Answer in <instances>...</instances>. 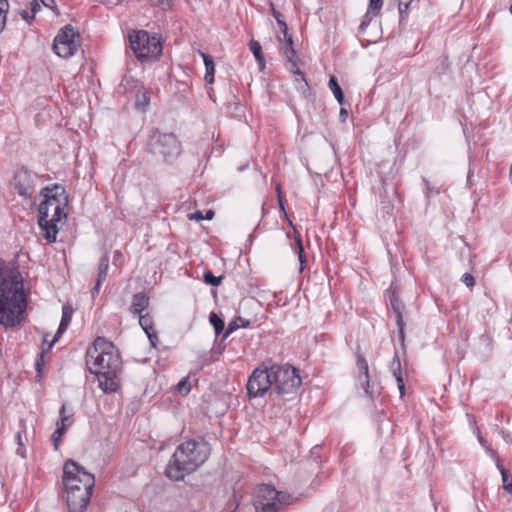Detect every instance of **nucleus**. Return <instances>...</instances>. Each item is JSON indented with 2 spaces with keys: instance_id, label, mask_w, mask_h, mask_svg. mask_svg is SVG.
<instances>
[{
  "instance_id": "obj_1",
  "label": "nucleus",
  "mask_w": 512,
  "mask_h": 512,
  "mask_svg": "<svg viewBox=\"0 0 512 512\" xmlns=\"http://www.w3.org/2000/svg\"><path fill=\"white\" fill-rule=\"evenodd\" d=\"M86 364L89 371L97 376L99 387L105 393L117 391L122 361L112 342L104 337H97L87 349Z\"/></svg>"
},
{
  "instance_id": "obj_2",
  "label": "nucleus",
  "mask_w": 512,
  "mask_h": 512,
  "mask_svg": "<svg viewBox=\"0 0 512 512\" xmlns=\"http://www.w3.org/2000/svg\"><path fill=\"white\" fill-rule=\"evenodd\" d=\"M26 309V294L19 270L0 262V324L14 327L22 321Z\"/></svg>"
},
{
  "instance_id": "obj_3",
  "label": "nucleus",
  "mask_w": 512,
  "mask_h": 512,
  "mask_svg": "<svg viewBox=\"0 0 512 512\" xmlns=\"http://www.w3.org/2000/svg\"><path fill=\"white\" fill-rule=\"evenodd\" d=\"M41 193L45 199L39 205L38 224L43 231V237L49 242H54L59 227L67 218L65 209L68 205V196L65 189L58 185L52 188L46 187Z\"/></svg>"
},
{
  "instance_id": "obj_4",
  "label": "nucleus",
  "mask_w": 512,
  "mask_h": 512,
  "mask_svg": "<svg viewBox=\"0 0 512 512\" xmlns=\"http://www.w3.org/2000/svg\"><path fill=\"white\" fill-rule=\"evenodd\" d=\"M210 452L209 443L202 437L180 444L166 467L167 477L175 481L182 480L185 474H190L203 465Z\"/></svg>"
},
{
  "instance_id": "obj_5",
  "label": "nucleus",
  "mask_w": 512,
  "mask_h": 512,
  "mask_svg": "<svg viewBox=\"0 0 512 512\" xmlns=\"http://www.w3.org/2000/svg\"><path fill=\"white\" fill-rule=\"evenodd\" d=\"M95 478L73 460L65 462L63 467V485L70 512H81L88 504Z\"/></svg>"
},
{
  "instance_id": "obj_6",
  "label": "nucleus",
  "mask_w": 512,
  "mask_h": 512,
  "mask_svg": "<svg viewBox=\"0 0 512 512\" xmlns=\"http://www.w3.org/2000/svg\"><path fill=\"white\" fill-rule=\"evenodd\" d=\"M148 151L161 156L165 162H172L181 154V144L172 133H161L158 129L151 131L147 143Z\"/></svg>"
},
{
  "instance_id": "obj_7",
  "label": "nucleus",
  "mask_w": 512,
  "mask_h": 512,
  "mask_svg": "<svg viewBox=\"0 0 512 512\" xmlns=\"http://www.w3.org/2000/svg\"><path fill=\"white\" fill-rule=\"evenodd\" d=\"M292 503V496L284 491H277L275 487L262 484L257 488L255 496V509L257 512H279L280 508Z\"/></svg>"
},
{
  "instance_id": "obj_8",
  "label": "nucleus",
  "mask_w": 512,
  "mask_h": 512,
  "mask_svg": "<svg viewBox=\"0 0 512 512\" xmlns=\"http://www.w3.org/2000/svg\"><path fill=\"white\" fill-rule=\"evenodd\" d=\"M273 391L277 394H291L301 385L298 370L290 365H271Z\"/></svg>"
},
{
  "instance_id": "obj_9",
  "label": "nucleus",
  "mask_w": 512,
  "mask_h": 512,
  "mask_svg": "<svg viewBox=\"0 0 512 512\" xmlns=\"http://www.w3.org/2000/svg\"><path fill=\"white\" fill-rule=\"evenodd\" d=\"M130 45L139 59L158 57L162 53V44L156 35H150L147 31L141 30L130 34Z\"/></svg>"
},
{
  "instance_id": "obj_10",
  "label": "nucleus",
  "mask_w": 512,
  "mask_h": 512,
  "mask_svg": "<svg viewBox=\"0 0 512 512\" xmlns=\"http://www.w3.org/2000/svg\"><path fill=\"white\" fill-rule=\"evenodd\" d=\"M246 387L250 398L263 397L273 390L271 366L261 365L257 367L250 375Z\"/></svg>"
},
{
  "instance_id": "obj_11",
  "label": "nucleus",
  "mask_w": 512,
  "mask_h": 512,
  "mask_svg": "<svg viewBox=\"0 0 512 512\" xmlns=\"http://www.w3.org/2000/svg\"><path fill=\"white\" fill-rule=\"evenodd\" d=\"M76 38L79 35L71 25H66L60 29L56 35L53 43V50L62 58H69L73 56L78 49V42Z\"/></svg>"
},
{
  "instance_id": "obj_12",
  "label": "nucleus",
  "mask_w": 512,
  "mask_h": 512,
  "mask_svg": "<svg viewBox=\"0 0 512 512\" xmlns=\"http://www.w3.org/2000/svg\"><path fill=\"white\" fill-rule=\"evenodd\" d=\"M286 43L283 46V54L287 58L289 62L288 69L295 74L297 77L295 78V82H299L300 86L299 89H304L308 87L307 81L303 75V73L297 68V64L294 61V58L296 56V51L293 48V41L291 36L287 34Z\"/></svg>"
},
{
  "instance_id": "obj_13",
  "label": "nucleus",
  "mask_w": 512,
  "mask_h": 512,
  "mask_svg": "<svg viewBox=\"0 0 512 512\" xmlns=\"http://www.w3.org/2000/svg\"><path fill=\"white\" fill-rule=\"evenodd\" d=\"M35 175L25 169H21L15 174V188L21 196L31 198L35 188Z\"/></svg>"
},
{
  "instance_id": "obj_14",
  "label": "nucleus",
  "mask_w": 512,
  "mask_h": 512,
  "mask_svg": "<svg viewBox=\"0 0 512 512\" xmlns=\"http://www.w3.org/2000/svg\"><path fill=\"white\" fill-rule=\"evenodd\" d=\"M72 318V309L68 305H64L62 308V318L60 325L58 327V330L52 339V341L48 344L47 350L51 349L52 346L58 341V339L61 337V335L67 330L68 326L70 325Z\"/></svg>"
},
{
  "instance_id": "obj_15",
  "label": "nucleus",
  "mask_w": 512,
  "mask_h": 512,
  "mask_svg": "<svg viewBox=\"0 0 512 512\" xmlns=\"http://www.w3.org/2000/svg\"><path fill=\"white\" fill-rule=\"evenodd\" d=\"M139 324L146 333L152 347H156L158 336L153 328V320L149 314L139 315Z\"/></svg>"
},
{
  "instance_id": "obj_16",
  "label": "nucleus",
  "mask_w": 512,
  "mask_h": 512,
  "mask_svg": "<svg viewBox=\"0 0 512 512\" xmlns=\"http://www.w3.org/2000/svg\"><path fill=\"white\" fill-rule=\"evenodd\" d=\"M109 268V257L104 254L99 262L98 275L94 288L92 289V296L99 293L102 282L106 279Z\"/></svg>"
},
{
  "instance_id": "obj_17",
  "label": "nucleus",
  "mask_w": 512,
  "mask_h": 512,
  "mask_svg": "<svg viewBox=\"0 0 512 512\" xmlns=\"http://www.w3.org/2000/svg\"><path fill=\"white\" fill-rule=\"evenodd\" d=\"M149 305V298L144 293H137L133 296L130 312L141 315Z\"/></svg>"
},
{
  "instance_id": "obj_18",
  "label": "nucleus",
  "mask_w": 512,
  "mask_h": 512,
  "mask_svg": "<svg viewBox=\"0 0 512 512\" xmlns=\"http://www.w3.org/2000/svg\"><path fill=\"white\" fill-rule=\"evenodd\" d=\"M391 307L396 316V324L399 328L400 338L404 339V321L402 315V304L400 301L393 295L390 300Z\"/></svg>"
},
{
  "instance_id": "obj_19",
  "label": "nucleus",
  "mask_w": 512,
  "mask_h": 512,
  "mask_svg": "<svg viewBox=\"0 0 512 512\" xmlns=\"http://www.w3.org/2000/svg\"><path fill=\"white\" fill-rule=\"evenodd\" d=\"M199 54L203 58V61L205 64V69H206L204 80L206 81V83L212 84L214 82V74H215L214 59L212 56H210L204 52H199Z\"/></svg>"
},
{
  "instance_id": "obj_20",
  "label": "nucleus",
  "mask_w": 512,
  "mask_h": 512,
  "mask_svg": "<svg viewBox=\"0 0 512 512\" xmlns=\"http://www.w3.org/2000/svg\"><path fill=\"white\" fill-rule=\"evenodd\" d=\"M249 48H250L252 54L254 55L258 65H259L260 70H263L265 67V59H264V55L262 53L261 44L256 40H251L249 42Z\"/></svg>"
},
{
  "instance_id": "obj_21",
  "label": "nucleus",
  "mask_w": 512,
  "mask_h": 512,
  "mask_svg": "<svg viewBox=\"0 0 512 512\" xmlns=\"http://www.w3.org/2000/svg\"><path fill=\"white\" fill-rule=\"evenodd\" d=\"M60 419L57 422L58 428H63L64 431L68 429L69 426L73 423V414L67 413L66 411V405L63 404L60 411H59Z\"/></svg>"
},
{
  "instance_id": "obj_22",
  "label": "nucleus",
  "mask_w": 512,
  "mask_h": 512,
  "mask_svg": "<svg viewBox=\"0 0 512 512\" xmlns=\"http://www.w3.org/2000/svg\"><path fill=\"white\" fill-rule=\"evenodd\" d=\"M250 325V321L242 317H236L233 321L228 324V327L224 333V338L228 337L232 332L239 328H246Z\"/></svg>"
},
{
  "instance_id": "obj_23",
  "label": "nucleus",
  "mask_w": 512,
  "mask_h": 512,
  "mask_svg": "<svg viewBox=\"0 0 512 512\" xmlns=\"http://www.w3.org/2000/svg\"><path fill=\"white\" fill-rule=\"evenodd\" d=\"M328 86H329L330 90L332 91L334 97L338 101V103L343 104L344 94H343V91H342L340 85L337 82V79L334 76H332L329 79Z\"/></svg>"
},
{
  "instance_id": "obj_24",
  "label": "nucleus",
  "mask_w": 512,
  "mask_h": 512,
  "mask_svg": "<svg viewBox=\"0 0 512 512\" xmlns=\"http://www.w3.org/2000/svg\"><path fill=\"white\" fill-rule=\"evenodd\" d=\"M497 467L500 470L503 482V488L512 494V476L508 473V471L499 463H497Z\"/></svg>"
},
{
  "instance_id": "obj_25",
  "label": "nucleus",
  "mask_w": 512,
  "mask_h": 512,
  "mask_svg": "<svg viewBox=\"0 0 512 512\" xmlns=\"http://www.w3.org/2000/svg\"><path fill=\"white\" fill-rule=\"evenodd\" d=\"M209 322L213 326L216 335L223 331L224 321L215 312L210 313Z\"/></svg>"
},
{
  "instance_id": "obj_26",
  "label": "nucleus",
  "mask_w": 512,
  "mask_h": 512,
  "mask_svg": "<svg viewBox=\"0 0 512 512\" xmlns=\"http://www.w3.org/2000/svg\"><path fill=\"white\" fill-rule=\"evenodd\" d=\"M394 365H397V367L394 368V376L397 381L400 394H401V396H403L405 386H404V381H403L401 371H400V361L397 357H396V360L393 361V366Z\"/></svg>"
},
{
  "instance_id": "obj_27",
  "label": "nucleus",
  "mask_w": 512,
  "mask_h": 512,
  "mask_svg": "<svg viewBox=\"0 0 512 512\" xmlns=\"http://www.w3.org/2000/svg\"><path fill=\"white\" fill-rule=\"evenodd\" d=\"M9 10L8 0H0V33L3 31L6 23V17Z\"/></svg>"
},
{
  "instance_id": "obj_28",
  "label": "nucleus",
  "mask_w": 512,
  "mask_h": 512,
  "mask_svg": "<svg viewBox=\"0 0 512 512\" xmlns=\"http://www.w3.org/2000/svg\"><path fill=\"white\" fill-rule=\"evenodd\" d=\"M271 11H272V15L273 17L275 18L277 24L279 25L280 29L282 30L283 34H284V37L287 36V32H288V27H287V24L285 23L284 19H283V15L278 12L273 5H271Z\"/></svg>"
},
{
  "instance_id": "obj_29",
  "label": "nucleus",
  "mask_w": 512,
  "mask_h": 512,
  "mask_svg": "<svg viewBox=\"0 0 512 512\" xmlns=\"http://www.w3.org/2000/svg\"><path fill=\"white\" fill-rule=\"evenodd\" d=\"M358 366H359V369H360V372H361V375H363L364 377V380H365V383L367 385V387L369 386V367H368V363L366 361V359L362 356H359L358 357Z\"/></svg>"
},
{
  "instance_id": "obj_30",
  "label": "nucleus",
  "mask_w": 512,
  "mask_h": 512,
  "mask_svg": "<svg viewBox=\"0 0 512 512\" xmlns=\"http://www.w3.org/2000/svg\"><path fill=\"white\" fill-rule=\"evenodd\" d=\"M135 105L137 108L145 109L149 105V97L146 93H138Z\"/></svg>"
},
{
  "instance_id": "obj_31",
  "label": "nucleus",
  "mask_w": 512,
  "mask_h": 512,
  "mask_svg": "<svg viewBox=\"0 0 512 512\" xmlns=\"http://www.w3.org/2000/svg\"><path fill=\"white\" fill-rule=\"evenodd\" d=\"M222 277H216L213 275L211 271H207L204 273V281L205 283L212 286H219L221 283Z\"/></svg>"
},
{
  "instance_id": "obj_32",
  "label": "nucleus",
  "mask_w": 512,
  "mask_h": 512,
  "mask_svg": "<svg viewBox=\"0 0 512 512\" xmlns=\"http://www.w3.org/2000/svg\"><path fill=\"white\" fill-rule=\"evenodd\" d=\"M413 0H398V10L401 19H404Z\"/></svg>"
},
{
  "instance_id": "obj_33",
  "label": "nucleus",
  "mask_w": 512,
  "mask_h": 512,
  "mask_svg": "<svg viewBox=\"0 0 512 512\" xmlns=\"http://www.w3.org/2000/svg\"><path fill=\"white\" fill-rule=\"evenodd\" d=\"M176 390L183 394V395H186L189 393L190 391V384L188 382V379L187 378H184L182 379L176 386Z\"/></svg>"
},
{
  "instance_id": "obj_34",
  "label": "nucleus",
  "mask_w": 512,
  "mask_h": 512,
  "mask_svg": "<svg viewBox=\"0 0 512 512\" xmlns=\"http://www.w3.org/2000/svg\"><path fill=\"white\" fill-rule=\"evenodd\" d=\"M297 254L300 261V271H303L304 269V263L306 262L305 256H304V249L302 246V242L300 239L297 240Z\"/></svg>"
},
{
  "instance_id": "obj_35",
  "label": "nucleus",
  "mask_w": 512,
  "mask_h": 512,
  "mask_svg": "<svg viewBox=\"0 0 512 512\" xmlns=\"http://www.w3.org/2000/svg\"><path fill=\"white\" fill-rule=\"evenodd\" d=\"M66 431L63 430V428H56V430L53 432L52 434V441H53V444H54V448L57 450L58 449V446H59V443L61 441V437L62 435L65 433Z\"/></svg>"
},
{
  "instance_id": "obj_36",
  "label": "nucleus",
  "mask_w": 512,
  "mask_h": 512,
  "mask_svg": "<svg viewBox=\"0 0 512 512\" xmlns=\"http://www.w3.org/2000/svg\"><path fill=\"white\" fill-rule=\"evenodd\" d=\"M383 0H370L368 10L373 12V15H377L382 8Z\"/></svg>"
},
{
  "instance_id": "obj_37",
  "label": "nucleus",
  "mask_w": 512,
  "mask_h": 512,
  "mask_svg": "<svg viewBox=\"0 0 512 512\" xmlns=\"http://www.w3.org/2000/svg\"><path fill=\"white\" fill-rule=\"evenodd\" d=\"M152 5L159 6L163 10L171 8L173 0H150Z\"/></svg>"
},
{
  "instance_id": "obj_38",
  "label": "nucleus",
  "mask_w": 512,
  "mask_h": 512,
  "mask_svg": "<svg viewBox=\"0 0 512 512\" xmlns=\"http://www.w3.org/2000/svg\"><path fill=\"white\" fill-rule=\"evenodd\" d=\"M375 15H373V12L371 11H367V13L365 14L364 16V19L362 21V23L360 24V30L361 31H364L365 28L368 26V24L370 23V21L372 20V18L374 17Z\"/></svg>"
},
{
  "instance_id": "obj_39",
  "label": "nucleus",
  "mask_w": 512,
  "mask_h": 512,
  "mask_svg": "<svg viewBox=\"0 0 512 512\" xmlns=\"http://www.w3.org/2000/svg\"><path fill=\"white\" fill-rule=\"evenodd\" d=\"M461 280L469 288L473 287L475 284L474 277L470 273L463 274Z\"/></svg>"
},
{
  "instance_id": "obj_40",
  "label": "nucleus",
  "mask_w": 512,
  "mask_h": 512,
  "mask_svg": "<svg viewBox=\"0 0 512 512\" xmlns=\"http://www.w3.org/2000/svg\"><path fill=\"white\" fill-rule=\"evenodd\" d=\"M25 1H26V4L31 9V14H33L35 16V14L40 10V4L38 3L37 0H25Z\"/></svg>"
},
{
  "instance_id": "obj_41",
  "label": "nucleus",
  "mask_w": 512,
  "mask_h": 512,
  "mask_svg": "<svg viewBox=\"0 0 512 512\" xmlns=\"http://www.w3.org/2000/svg\"><path fill=\"white\" fill-rule=\"evenodd\" d=\"M40 1L43 6L52 9L57 15L59 14L55 0H40Z\"/></svg>"
},
{
  "instance_id": "obj_42",
  "label": "nucleus",
  "mask_w": 512,
  "mask_h": 512,
  "mask_svg": "<svg viewBox=\"0 0 512 512\" xmlns=\"http://www.w3.org/2000/svg\"><path fill=\"white\" fill-rule=\"evenodd\" d=\"M20 15H21V17H22L25 21H27L28 23H31V22H32V20L34 19V15H33V14H31V13H29V12H28V11H26V10H21V11H20Z\"/></svg>"
},
{
  "instance_id": "obj_43",
  "label": "nucleus",
  "mask_w": 512,
  "mask_h": 512,
  "mask_svg": "<svg viewBox=\"0 0 512 512\" xmlns=\"http://www.w3.org/2000/svg\"><path fill=\"white\" fill-rule=\"evenodd\" d=\"M189 219L190 220H197V221H199V220L204 219V217H203L201 212H195V213H191L189 215Z\"/></svg>"
},
{
  "instance_id": "obj_44",
  "label": "nucleus",
  "mask_w": 512,
  "mask_h": 512,
  "mask_svg": "<svg viewBox=\"0 0 512 512\" xmlns=\"http://www.w3.org/2000/svg\"><path fill=\"white\" fill-rule=\"evenodd\" d=\"M340 117L345 119L347 117V111L345 108H341L340 110Z\"/></svg>"
},
{
  "instance_id": "obj_45",
  "label": "nucleus",
  "mask_w": 512,
  "mask_h": 512,
  "mask_svg": "<svg viewBox=\"0 0 512 512\" xmlns=\"http://www.w3.org/2000/svg\"><path fill=\"white\" fill-rule=\"evenodd\" d=\"M213 216H214V212L210 210V211H208L206 213V217L205 218L210 220V219H212Z\"/></svg>"
},
{
  "instance_id": "obj_46",
  "label": "nucleus",
  "mask_w": 512,
  "mask_h": 512,
  "mask_svg": "<svg viewBox=\"0 0 512 512\" xmlns=\"http://www.w3.org/2000/svg\"><path fill=\"white\" fill-rule=\"evenodd\" d=\"M509 178H510V181L512 182V170H510Z\"/></svg>"
},
{
  "instance_id": "obj_47",
  "label": "nucleus",
  "mask_w": 512,
  "mask_h": 512,
  "mask_svg": "<svg viewBox=\"0 0 512 512\" xmlns=\"http://www.w3.org/2000/svg\"><path fill=\"white\" fill-rule=\"evenodd\" d=\"M46 349L44 348L41 353V357H43V354L45 353Z\"/></svg>"
},
{
  "instance_id": "obj_48",
  "label": "nucleus",
  "mask_w": 512,
  "mask_h": 512,
  "mask_svg": "<svg viewBox=\"0 0 512 512\" xmlns=\"http://www.w3.org/2000/svg\"><path fill=\"white\" fill-rule=\"evenodd\" d=\"M510 12H511V14H512V5L510 6Z\"/></svg>"
}]
</instances>
